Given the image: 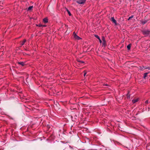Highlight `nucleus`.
Segmentation results:
<instances>
[{
	"mask_svg": "<svg viewBox=\"0 0 150 150\" xmlns=\"http://www.w3.org/2000/svg\"><path fill=\"white\" fill-rule=\"evenodd\" d=\"M142 33L145 35H149L150 33V31L148 30H145L142 31Z\"/></svg>",
	"mask_w": 150,
	"mask_h": 150,
	"instance_id": "1",
	"label": "nucleus"
},
{
	"mask_svg": "<svg viewBox=\"0 0 150 150\" xmlns=\"http://www.w3.org/2000/svg\"><path fill=\"white\" fill-rule=\"evenodd\" d=\"M73 36L75 39L76 40H79L81 39V38L77 35L74 32L73 34Z\"/></svg>",
	"mask_w": 150,
	"mask_h": 150,
	"instance_id": "2",
	"label": "nucleus"
},
{
	"mask_svg": "<svg viewBox=\"0 0 150 150\" xmlns=\"http://www.w3.org/2000/svg\"><path fill=\"white\" fill-rule=\"evenodd\" d=\"M86 1V0H78L76 1L77 3L79 4H83Z\"/></svg>",
	"mask_w": 150,
	"mask_h": 150,
	"instance_id": "3",
	"label": "nucleus"
},
{
	"mask_svg": "<svg viewBox=\"0 0 150 150\" xmlns=\"http://www.w3.org/2000/svg\"><path fill=\"white\" fill-rule=\"evenodd\" d=\"M102 40H103V45L104 46H105L106 45V41L105 40V38L104 37H102Z\"/></svg>",
	"mask_w": 150,
	"mask_h": 150,
	"instance_id": "4",
	"label": "nucleus"
},
{
	"mask_svg": "<svg viewBox=\"0 0 150 150\" xmlns=\"http://www.w3.org/2000/svg\"><path fill=\"white\" fill-rule=\"evenodd\" d=\"M111 21L113 22L115 25H116V21L114 17H112L111 18Z\"/></svg>",
	"mask_w": 150,
	"mask_h": 150,
	"instance_id": "5",
	"label": "nucleus"
},
{
	"mask_svg": "<svg viewBox=\"0 0 150 150\" xmlns=\"http://www.w3.org/2000/svg\"><path fill=\"white\" fill-rule=\"evenodd\" d=\"M138 98H137L135 99H133L132 100V103H134L136 102H137L138 101Z\"/></svg>",
	"mask_w": 150,
	"mask_h": 150,
	"instance_id": "6",
	"label": "nucleus"
},
{
	"mask_svg": "<svg viewBox=\"0 0 150 150\" xmlns=\"http://www.w3.org/2000/svg\"><path fill=\"white\" fill-rule=\"evenodd\" d=\"M43 21L45 23H46L48 22V19L46 18H44L43 19Z\"/></svg>",
	"mask_w": 150,
	"mask_h": 150,
	"instance_id": "7",
	"label": "nucleus"
},
{
	"mask_svg": "<svg viewBox=\"0 0 150 150\" xmlns=\"http://www.w3.org/2000/svg\"><path fill=\"white\" fill-rule=\"evenodd\" d=\"M33 8V6H31L29 7L28 9V11H30Z\"/></svg>",
	"mask_w": 150,
	"mask_h": 150,
	"instance_id": "8",
	"label": "nucleus"
},
{
	"mask_svg": "<svg viewBox=\"0 0 150 150\" xmlns=\"http://www.w3.org/2000/svg\"><path fill=\"white\" fill-rule=\"evenodd\" d=\"M18 63L19 64L21 65L22 66H23L24 65V63L23 62H18Z\"/></svg>",
	"mask_w": 150,
	"mask_h": 150,
	"instance_id": "9",
	"label": "nucleus"
},
{
	"mask_svg": "<svg viewBox=\"0 0 150 150\" xmlns=\"http://www.w3.org/2000/svg\"><path fill=\"white\" fill-rule=\"evenodd\" d=\"M131 44H130L128 45L127 46V47L128 50H130V48H131Z\"/></svg>",
	"mask_w": 150,
	"mask_h": 150,
	"instance_id": "10",
	"label": "nucleus"
},
{
	"mask_svg": "<svg viewBox=\"0 0 150 150\" xmlns=\"http://www.w3.org/2000/svg\"><path fill=\"white\" fill-rule=\"evenodd\" d=\"M148 73H145L144 74V78L145 79L146 77L147 76V75Z\"/></svg>",
	"mask_w": 150,
	"mask_h": 150,
	"instance_id": "11",
	"label": "nucleus"
},
{
	"mask_svg": "<svg viewBox=\"0 0 150 150\" xmlns=\"http://www.w3.org/2000/svg\"><path fill=\"white\" fill-rule=\"evenodd\" d=\"M26 41V39H24V40H23V41L22 42V43H21V45H23L24 43Z\"/></svg>",
	"mask_w": 150,
	"mask_h": 150,
	"instance_id": "12",
	"label": "nucleus"
},
{
	"mask_svg": "<svg viewBox=\"0 0 150 150\" xmlns=\"http://www.w3.org/2000/svg\"><path fill=\"white\" fill-rule=\"evenodd\" d=\"M67 10L69 16H71V14L70 13V12L68 9H67Z\"/></svg>",
	"mask_w": 150,
	"mask_h": 150,
	"instance_id": "13",
	"label": "nucleus"
},
{
	"mask_svg": "<svg viewBox=\"0 0 150 150\" xmlns=\"http://www.w3.org/2000/svg\"><path fill=\"white\" fill-rule=\"evenodd\" d=\"M95 37L97 38H98V39H99L100 38L99 37V36H98V35H95Z\"/></svg>",
	"mask_w": 150,
	"mask_h": 150,
	"instance_id": "14",
	"label": "nucleus"
},
{
	"mask_svg": "<svg viewBox=\"0 0 150 150\" xmlns=\"http://www.w3.org/2000/svg\"><path fill=\"white\" fill-rule=\"evenodd\" d=\"M127 97L128 99H130V94L129 95V93L127 94Z\"/></svg>",
	"mask_w": 150,
	"mask_h": 150,
	"instance_id": "15",
	"label": "nucleus"
},
{
	"mask_svg": "<svg viewBox=\"0 0 150 150\" xmlns=\"http://www.w3.org/2000/svg\"><path fill=\"white\" fill-rule=\"evenodd\" d=\"M84 76H85L86 74V72L85 71H84Z\"/></svg>",
	"mask_w": 150,
	"mask_h": 150,
	"instance_id": "16",
	"label": "nucleus"
},
{
	"mask_svg": "<svg viewBox=\"0 0 150 150\" xmlns=\"http://www.w3.org/2000/svg\"><path fill=\"white\" fill-rule=\"evenodd\" d=\"M145 69H148L149 70H150V67H147L146 68H145Z\"/></svg>",
	"mask_w": 150,
	"mask_h": 150,
	"instance_id": "17",
	"label": "nucleus"
},
{
	"mask_svg": "<svg viewBox=\"0 0 150 150\" xmlns=\"http://www.w3.org/2000/svg\"><path fill=\"white\" fill-rule=\"evenodd\" d=\"M148 103V100H146V101L145 102V103H146V104H147Z\"/></svg>",
	"mask_w": 150,
	"mask_h": 150,
	"instance_id": "18",
	"label": "nucleus"
},
{
	"mask_svg": "<svg viewBox=\"0 0 150 150\" xmlns=\"http://www.w3.org/2000/svg\"><path fill=\"white\" fill-rule=\"evenodd\" d=\"M146 23V21H143V22H142V23H143V24H145V23Z\"/></svg>",
	"mask_w": 150,
	"mask_h": 150,
	"instance_id": "19",
	"label": "nucleus"
},
{
	"mask_svg": "<svg viewBox=\"0 0 150 150\" xmlns=\"http://www.w3.org/2000/svg\"><path fill=\"white\" fill-rule=\"evenodd\" d=\"M98 40H99V41L100 43H101L102 42V41H101V40L100 39V38H99V39H98Z\"/></svg>",
	"mask_w": 150,
	"mask_h": 150,
	"instance_id": "20",
	"label": "nucleus"
},
{
	"mask_svg": "<svg viewBox=\"0 0 150 150\" xmlns=\"http://www.w3.org/2000/svg\"><path fill=\"white\" fill-rule=\"evenodd\" d=\"M104 85H105V86H108V84H104Z\"/></svg>",
	"mask_w": 150,
	"mask_h": 150,
	"instance_id": "21",
	"label": "nucleus"
},
{
	"mask_svg": "<svg viewBox=\"0 0 150 150\" xmlns=\"http://www.w3.org/2000/svg\"><path fill=\"white\" fill-rule=\"evenodd\" d=\"M131 18V16H130V17H129L128 18V20H130Z\"/></svg>",
	"mask_w": 150,
	"mask_h": 150,
	"instance_id": "22",
	"label": "nucleus"
},
{
	"mask_svg": "<svg viewBox=\"0 0 150 150\" xmlns=\"http://www.w3.org/2000/svg\"><path fill=\"white\" fill-rule=\"evenodd\" d=\"M78 62H80L82 63H84V62H83V61H78Z\"/></svg>",
	"mask_w": 150,
	"mask_h": 150,
	"instance_id": "23",
	"label": "nucleus"
},
{
	"mask_svg": "<svg viewBox=\"0 0 150 150\" xmlns=\"http://www.w3.org/2000/svg\"><path fill=\"white\" fill-rule=\"evenodd\" d=\"M39 26L40 27H41V26H43V25H39Z\"/></svg>",
	"mask_w": 150,
	"mask_h": 150,
	"instance_id": "24",
	"label": "nucleus"
},
{
	"mask_svg": "<svg viewBox=\"0 0 150 150\" xmlns=\"http://www.w3.org/2000/svg\"><path fill=\"white\" fill-rule=\"evenodd\" d=\"M43 26H44V27H45L46 25H44Z\"/></svg>",
	"mask_w": 150,
	"mask_h": 150,
	"instance_id": "25",
	"label": "nucleus"
},
{
	"mask_svg": "<svg viewBox=\"0 0 150 150\" xmlns=\"http://www.w3.org/2000/svg\"><path fill=\"white\" fill-rule=\"evenodd\" d=\"M133 16H132V18H133Z\"/></svg>",
	"mask_w": 150,
	"mask_h": 150,
	"instance_id": "26",
	"label": "nucleus"
}]
</instances>
